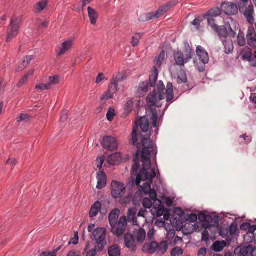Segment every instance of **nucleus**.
I'll return each instance as SVG.
<instances>
[{
    "label": "nucleus",
    "mask_w": 256,
    "mask_h": 256,
    "mask_svg": "<svg viewBox=\"0 0 256 256\" xmlns=\"http://www.w3.org/2000/svg\"><path fill=\"white\" fill-rule=\"evenodd\" d=\"M149 136H148L147 138ZM142 142L144 146L142 151V168L136 176V184L140 186V190L146 194H149L150 198L155 200L154 202L160 204L162 202L157 198L156 191L152 190L150 186L152 180L156 176L155 169L151 168L150 152L153 150L154 146L148 138L143 139Z\"/></svg>",
    "instance_id": "nucleus-1"
},
{
    "label": "nucleus",
    "mask_w": 256,
    "mask_h": 256,
    "mask_svg": "<svg viewBox=\"0 0 256 256\" xmlns=\"http://www.w3.org/2000/svg\"><path fill=\"white\" fill-rule=\"evenodd\" d=\"M158 92L154 90L152 92L150 93L146 98V101L150 106V112L152 114L151 120H152V126L156 128L157 126V121L158 114L156 108H160L162 104L158 102V100H161L166 98L168 102H172L174 98L173 86L172 82L167 84L166 88L162 81H160L157 84Z\"/></svg>",
    "instance_id": "nucleus-2"
},
{
    "label": "nucleus",
    "mask_w": 256,
    "mask_h": 256,
    "mask_svg": "<svg viewBox=\"0 0 256 256\" xmlns=\"http://www.w3.org/2000/svg\"><path fill=\"white\" fill-rule=\"evenodd\" d=\"M106 230L104 228H98L94 230L92 233V240L94 242V247L98 252H102L106 245Z\"/></svg>",
    "instance_id": "nucleus-3"
},
{
    "label": "nucleus",
    "mask_w": 256,
    "mask_h": 256,
    "mask_svg": "<svg viewBox=\"0 0 256 256\" xmlns=\"http://www.w3.org/2000/svg\"><path fill=\"white\" fill-rule=\"evenodd\" d=\"M21 19L20 18L13 17L11 18L10 24L7 30L6 42H10L18 34L20 26Z\"/></svg>",
    "instance_id": "nucleus-4"
},
{
    "label": "nucleus",
    "mask_w": 256,
    "mask_h": 256,
    "mask_svg": "<svg viewBox=\"0 0 256 256\" xmlns=\"http://www.w3.org/2000/svg\"><path fill=\"white\" fill-rule=\"evenodd\" d=\"M199 220L203 222V226L206 228H210L211 227L219 226V223L220 218L218 215L213 216L200 214L198 216Z\"/></svg>",
    "instance_id": "nucleus-5"
},
{
    "label": "nucleus",
    "mask_w": 256,
    "mask_h": 256,
    "mask_svg": "<svg viewBox=\"0 0 256 256\" xmlns=\"http://www.w3.org/2000/svg\"><path fill=\"white\" fill-rule=\"evenodd\" d=\"M139 123H140V129L142 130V132H144H144H147L146 134L145 135H142L141 142H142V146L143 147V148H144V146H143L142 140L143 139L147 138L148 136H150L149 138H148L150 140V141L152 143V144L153 145V146H154L153 147L154 148H153V150L150 152V154L152 153L156 155V152H155L154 145L152 143V142L151 141V140H150V137L151 136V134H150V132H148V129H149L148 120L146 117H142V118H140Z\"/></svg>",
    "instance_id": "nucleus-6"
},
{
    "label": "nucleus",
    "mask_w": 256,
    "mask_h": 256,
    "mask_svg": "<svg viewBox=\"0 0 256 256\" xmlns=\"http://www.w3.org/2000/svg\"><path fill=\"white\" fill-rule=\"evenodd\" d=\"M126 193L124 184L121 182L112 180L111 183V194L113 198H122Z\"/></svg>",
    "instance_id": "nucleus-7"
},
{
    "label": "nucleus",
    "mask_w": 256,
    "mask_h": 256,
    "mask_svg": "<svg viewBox=\"0 0 256 256\" xmlns=\"http://www.w3.org/2000/svg\"><path fill=\"white\" fill-rule=\"evenodd\" d=\"M126 225V218L124 216H122L116 222V225L111 226V232L118 236H120L124 234Z\"/></svg>",
    "instance_id": "nucleus-8"
},
{
    "label": "nucleus",
    "mask_w": 256,
    "mask_h": 256,
    "mask_svg": "<svg viewBox=\"0 0 256 256\" xmlns=\"http://www.w3.org/2000/svg\"><path fill=\"white\" fill-rule=\"evenodd\" d=\"M196 54L199 57L200 61L202 62V66L198 67L200 72H203L205 70V64L209 62V56L207 52L201 46L196 48Z\"/></svg>",
    "instance_id": "nucleus-9"
},
{
    "label": "nucleus",
    "mask_w": 256,
    "mask_h": 256,
    "mask_svg": "<svg viewBox=\"0 0 256 256\" xmlns=\"http://www.w3.org/2000/svg\"><path fill=\"white\" fill-rule=\"evenodd\" d=\"M176 210H182V209H151V212L158 218L163 216L162 221L163 222L164 220H168L172 214L176 212Z\"/></svg>",
    "instance_id": "nucleus-10"
},
{
    "label": "nucleus",
    "mask_w": 256,
    "mask_h": 256,
    "mask_svg": "<svg viewBox=\"0 0 256 256\" xmlns=\"http://www.w3.org/2000/svg\"><path fill=\"white\" fill-rule=\"evenodd\" d=\"M174 56L176 64L180 66H184V64L187 63L192 58L191 53L188 52L184 55L180 51L174 52Z\"/></svg>",
    "instance_id": "nucleus-11"
},
{
    "label": "nucleus",
    "mask_w": 256,
    "mask_h": 256,
    "mask_svg": "<svg viewBox=\"0 0 256 256\" xmlns=\"http://www.w3.org/2000/svg\"><path fill=\"white\" fill-rule=\"evenodd\" d=\"M228 31L232 33L233 36L235 34V32L232 30L230 25L228 24L218 26V30H215L221 40L229 38L228 36Z\"/></svg>",
    "instance_id": "nucleus-12"
},
{
    "label": "nucleus",
    "mask_w": 256,
    "mask_h": 256,
    "mask_svg": "<svg viewBox=\"0 0 256 256\" xmlns=\"http://www.w3.org/2000/svg\"><path fill=\"white\" fill-rule=\"evenodd\" d=\"M222 10L226 15L230 16L237 13L238 8L237 5L234 2H225L221 4Z\"/></svg>",
    "instance_id": "nucleus-13"
},
{
    "label": "nucleus",
    "mask_w": 256,
    "mask_h": 256,
    "mask_svg": "<svg viewBox=\"0 0 256 256\" xmlns=\"http://www.w3.org/2000/svg\"><path fill=\"white\" fill-rule=\"evenodd\" d=\"M102 144L104 148L108 150H114L118 148L116 140L114 137L110 136H104Z\"/></svg>",
    "instance_id": "nucleus-14"
},
{
    "label": "nucleus",
    "mask_w": 256,
    "mask_h": 256,
    "mask_svg": "<svg viewBox=\"0 0 256 256\" xmlns=\"http://www.w3.org/2000/svg\"><path fill=\"white\" fill-rule=\"evenodd\" d=\"M176 4V2L173 1L166 3L160 6L156 12V18L164 15L172 8Z\"/></svg>",
    "instance_id": "nucleus-15"
},
{
    "label": "nucleus",
    "mask_w": 256,
    "mask_h": 256,
    "mask_svg": "<svg viewBox=\"0 0 256 256\" xmlns=\"http://www.w3.org/2000/svg\"><path fill=\"white\" fill-rule=\"evenodd\" d=\"M248 44L252 48H256V32L254 28H249L246 34Z\"/></svg>",
    "instance_id": "nucleus-16"
},
{
    "label": "nucleus",
    "mask_w": 256,
    "mask_h": 256,
    "mask_svg": "<svg viewBox=\"0 0 256 256\" xmlns=\"http://www.w3.org/2000/svg\"><path fill=\"white\" fill-rule=\"evenodd\" d=\"M72 45L73 41L72 40H68L64 42L58 50H56L57 56H60L64 54L72 48Z\"/></svg>",
    "instance_id": "nucleus-17"
},
{
    "label": "nucleus",
    "mask_w": 256,
    "mask_h": 256,
    "mask_svg": "<svg viewBox=\"0 0 256 256\" xmlns=\"http://www.w3.org/2000/svg\"><path fill=\"white\" fill-rule=\"evenodd\" d=\"M243 10L240 11L242 13L246 18L249 23L252 24L254 22V6L252 5L249 6L247 8H245V6H243Z\"/></svg>",
    "instance_id": "nucleus-18"
},
{
    "label": "nucleus",
    "mask_w": 256,
    "mask_h": 256,
    "mask_svg": "<svg viewBox=\"0 0 256 256\" xmlns=\"http://www.w3.org/2000/svg\"><path fill=\"white\" fill-rule=\"evenodd\" d=\"M154 200L150 197L144 198L142 202L144 208H165L162 203L159 204L154 202Z\"/></svg>",
    "instance_id": "nucleus-19"
},
{
    "label": "nucleus",
    "mask_w": 256,
    "mask_h": 256,
    "mask_svg": "<svg viewBox=\"0 0 256 256\" xmlns=\"http://www.w3.org/2000/svg\"><path fill=\"white\" fill-rule=\"evenodd\" d=\"M158 243L156 242L146 243L142 247V251L150 254H154L157 251Z\"/></svg>",
    "instance_id": "nucleus-20"
},
{
    "label": "nucleus",
    "mask_w": 256,
    "mask_h": 256,
    "mask_svg": "<svg viewBox=\"0 0 256 256\" xmlns=\"http://www.w3.org/2000/svg\"><path fill=\"white\" fill-rule=\"evenodd\" d=\"M96 178L98 180L96 188L98 189L104 188L106 183V176L105 173L102 171L98 172L96 173Z\"/></svg>",
    "instance_id": "nucleus-21"
},
{
    "label": "nucleus",
    "mask_w": 256,
    "mask_h": 256,
    "mask_svg": "<svg viewBox=\"0 0 256 256\" xmlns=\"http://www.w3.org/2000/svg\"><path fill=\"white\" fill-rule=\"evenodd\" d=\"M124 242L126 246L128 248L132 249L133 252L136 250V246L135 244V240L133 236L130 234H126L124 235Z\"/></svg>",
    "instance_id": "nucleus-22"
},
{
    "label": "nucleus",
    "mask_w": 256,
    "mask_h": 256,
    "mask_svg": "<svg viewBox=\"0 0 256 256\" xmlns=\"http://www.w3.org/2000/svg\"><path fill=\"white\" fill-rule=\"evenodd\" d=\"M251 245L246 246L238 247L234 250V254L238 256H250Z\"/></svg>",
    "instance_id": "nucleus-23"
},
{
    "label": "nucleus",
    "mask_w": 256,
    "mask_h": 256,
    "mask_svg": "<svg viewBox=\"0 0 256 256\" xmlns=\"http://www.w3.org/2000/svg\"><path fill=\"white\" fill-rule=\"evenodd\" d=\"M119 209H114L109 214L108 220L110 226L116 225L120 214Z\"/></svg>",
    "instance_id": "nucleus-24"
},
{
    "label": "nucleus",
    "mask_w": 256,
    "mask_h": 256,
    "mask_svg": "<svg viewBox=\"0 0 256 256\" xmlns=\"http://www.w3.org/2000/svg\"><path fill=\"white\" fill-rule=\"evenodd\" d=\"M222 42L224 46L225 53L227 54L232 53L234 50V46L232 39L229 38L222 40Z\"/></svg>",
    "instance_id": "nucleus-25"
},
{
    "label": "nucleus",
    "mask_w": 256,
    "mask_h": 256,
    "mask_svg": "<svg viewBox=\"0 0 256 256\" xmlns=\"http://www.w3.org/2000/svg\"><path fill=\"white\" fill-rule=\"evenodd\" d=\"M149 82H144L139 84V86L137 90L138 94L139 96H144L148 90Z\"/></svg>",
    "instance_id": "nucleus-26"
},
{
    "label": "nucleus",
    "mask_w": 256,
    "mask_h": 256,
    "mask_svg": "<svg viewBox=\"0 0 256 256\" xmlns=\"http://www.w3.org/2000/svg\"><path fill=\"white\" fill-rule=\"evenodd\" d=\"M143 150V148L142 150H140V148H138V150L136 152V156H138L140 154H141V158L142 160V162L143 161V159L142 158V151ZM134 164L132 166V172L134 174V172H137L138 169L140 168V160H138V157L136 158H135L134 159Z\"/></svg>",
    "instance_id": "nucleus-27"
},
{
    "label": "nucleus",
    "mask_w": 256,
    "mask_h": 256,
    "mask_svg": "<svg viewBox=\"0 0 256 256\" xmlns=\"http://www.w3.org/2000/svg\"><path fill=\"white\" fill-rule=\"evenodd\" d=\"M88 10L90 23L94 25L96 22V20L98 17V12L90 7L88 8Z\"/></svg>",
    "instance_id": "nucleus-28"
},
{
    "label": "nucleus",
    "mask_w": 256,
    "mask_h": 256,
    "mask_svg": "<svg viewBox=\"0 0 256 256\" xmlns=\"http://www.w3.org/2000/svg\"><path fill=\"white\" fill-rule=\"evenodd\" d=\"M48 5V2L43 0L36 3L34 7V12H40L44 10Z\"/></svg>",
    "instance_id": "nucleus-29"
},
{
    "label": "nucleus",
    "mask_w": 256,
    "mask_h": 256,
    "mask_svg": "<svg viewBox=\"0 0 256 256\" xmlns=\"http://www.w3.org/2000/svg\"><path fill=\"white\" fill-rule=\"evenodd\" d=\"M109 256H120V250L117 245L110 246L108 250Z\"/></svg>",
    "instance_id": "nucleus-30"
},
{
    "label": "nucleus",
    "mask_w": 256,
    "mask_h": 256,
    "mask_svg": "<svg viewBox=\"0 0 256 256\" xmlns=\"http://www.w3.org/2000/svg\"><path fill=\"white\" fill-rule=\"evenodd\" d=\"M138 130L137 124L133 127L132 132V138L130 142L133 145H136L138 142Z\"/></svg>",
    "instance_id": "nucleus-31"
},
{
    "label": "nucleus",
    "mask_w": 256,
    "mask_h": 256,
    "mask_svg": "<svg viewBox=\"0 0 256 256\" xmlns=\"http://www.w3.org/2000/svg\"><path fill=\"white\" fill-rule=\"evenodd\" d=\"M242 58L244 60H248L252 56V50L248 47H245L241 50Z\"/></svg>",
    "instance_id": "nucleus-32"
},
{
    "label": "nucleus",
    "mask_w": 256,
    "mask_h": 256,
    "mask_svg": "<svg viewBox=\"0 0 256 256\" xmlns=\"http://www.w3.org/2000/svg\"><path fill=\"white\" fill-rule=\"evenodd\" d=\"M222 9L220 10L218 8H214L210 10L205 16L216 18L220 16L222 14Z\"/></svg>",
    "instance_id": "nucleus-33"
},
{
    "label": "nucleus",
    "mask_w": 256,
    "mask_h": 256,
    "mask_svg": "<svg viewBox=\"0 0 256 256\" xmlns=\"http://www.w3.org/2000/svg\"><path fill=\"white\" fill-rule=\"evenodd\" d=\"M127 78V76L124 73H118L114 75L112 80L114 84H116L120 82L123 81Z\"/></svg>",
    "instance_id": "nucleus-34"
},
{
    "label": "nucleus",
    "mask_w": 256,
    "mask_h": 256,
    "mask_svg": "<svg viewBox=\"0 0 256 256\" xmlns=\"http://www.w3.org/2000/svg\"><path fill=\"white\" fill-rule=\"evenodd\" d=\"M226 243L224 241L220 242L217 241L214 242L212 246V248L216 252H221L224 248L226 246Z\"/></svg>",
    "instance_id": "nucleus-35"
},
{
    "label": "nucleus",
    "mask_w": 256,
    "mask_h": 256,
    "mask_svg": "<svg viewBox=\"0 0 256 256\" xmlns=\"http://www.w3.org/2000/svg\"><path fill=\"white\" fill-rule=\"evenodd\" d=\"M154 18H156V12H151L146 14L144 15L140 16L139 18V20L140 22H146L152 20Z\"/></svg>",
    "instance_id": "nucleus-36"
},
{
    "label": "nucleus",
    "mask_w": 256,
    "mask_h": 256,
    "mask_svg": "<svg viewBox=\"0 0 256 256\" xmlns=\"http://www.w3.org/2000/svg\"><path fill=\"white\" fill-rule=\"evenodd\" d=\"M120 154L116 153L112 154L108 157V161L111 165L116 164V162H118L120 160Z\"/></svg>",
    "instance_id": "nucleus-37"
},
{
    "label": "nucleus",
    "mask_w": 256,
    "mask_h": 256,
    "mask_svg": "<svg viewBox=\"0 0 256 256\" xmlns=\"http://www.w3.org/2000/svg\"><path fill=\"white\" fill-rule=\"evenodd\" d=\"M168 245L166 241H162L160 244H158L157 252L160 254H164L168 250Z\"/></svg>",
    "instance_id": "nucleus-38"
},
{
    "label": "nucleus",
    "mask_w": 256,
    "mask_h": 256,
    "mask_svg": "<svg viewBox=\"0 0 256 256\" xmlns=\"http://www.w3.org/2000/svg\"><path fill=\"white\" fill-rule=\"evenodd\" d=\"M142 35V33H136L132 37L130 43L132 46H136L138 44Z\"/></svg>",
    "instance_id": "nucleus-39"
},
{
    "label": "nucleus",
    "mask_w": 256,
    "mask_h": 256,
    "mask_svg": "<svg viewBox=\"0 0 256 256\" xmlns=\"http://www.w3.org/2000/svg\"><path fill=\"white\" fill-rule=\"evenodd\" d=\"M204 18L207 20L208 26H210L214 31L218 30V26L216 24V20L214 18L204 16Z\"/></svg>",
    "instance_id": "nucleus-40"
},
{
    "label": "nucleus",
    "mask_w": 256,
    "mask_h": 256,
    "mask_svg": "<svg viewBox=\"0 0 256 256\" xmlns=\"http://www.w3.org/2000/svg\"><path fill=\"white\" fill-rule=\"evenodd\" d=\"M64 244H60L52 252H43L40 256H56L57 252L61 249Z\"/></svg>",
    "instance_id": "nucleus-41"
},
{
    "label": "nucleus",
    "mask_w": 256,
    "mask_h": 256,
    "mask_svg": "<svg viewBox=\"0 0 256 256\" xmlns=\"http://www.w3.org/2000/svg\"><path fill=\"white\" fill-rule=\"evenodd\" d=\"M136 209H128V220L129 222H132L134 224L136 222V221L135 220L136 218Z\"/></svg>",
    "instance_id": "nucleus-42"
},
{
    "label": "nucleus",
    "mask_w": 256,
    "mask_h": 256,
    "mask_svg": "<svg viewBox=\"0 0 256 256\" xmlns=\"http://www.w3.org/2000/svg\"><path fill=\"white\" fill-rule=\"evenodd\" d=\"M146 236V232L143 229H140L136 235V238L138 242H142L145 240Z\"/></svg>",
    "instance_id": "nucleus-43"
},
{
    "label": "nucleus",
    "mask_w": 256,
    "mask_h": 256,
    "mask_svg": "<svg viewBox=\"0 0 256 256\" xmlns=\"http://www.w3.org/2000/svg\"><path fill=\"white\" fill-rule=\"evenodd\" d=\"M165 58V52L164 50H162L161 52L160 53L159 56L156 58L155 62L156 64L158 66L160 67L161 64H162V62L163 60H164Z\"/></svg>",
    "instance_id": "nucleus-44"
},
{
    "label": "nucleus",
    "mask_w": 256,
    "mask_h": 256,
    "mask_svg": "<svg viewBox=\"0 0 256 256\" xmlns=\"http://www.w3.org/2000/svg\"><path fill=\"white\" fill-rule=\"evenodd\" d=\"M187 82V77L183 71H180L178 73V82L180 83H186Z\"/></svg>",
    "instance_id": "nucleus-45"
},
{
    "label": "nucleus",
    "mask_w": 256,
    "mask_h": 256,
    "mask_svg": "<svg viewBox=\"0 0 256 256\" xmlns=\"http://www.w3.org/2000/svg\"><path fill=\"white\" fill-rule=\"evenodd\" d=\"M34 59L33 56H28V60L26 64H24L22 62L19 64L18 70L19 71H21L24 69L30 63V62Z\"/></svg>",
    "instance_id": "nucleus-46"
},
{
    "label": "nucleus",
    "mask_w": 256,
    "mask_h": 256,
    "mask_svg": "<svg viewBox=\"0 0 256 256\" xmlns=\"http://www.w3.org/2000/svg\"><path fill=\"white\" fill-rule=\"evenodd\" d=\"M34 59L33 56H28V60L26 64H24L22 62L19 64L18 70L19 71H21L24 69L30 63V62Z\"/></svg>",
    "instance_id": "nucleus-47"
},
{
    "label": "nucleus",
    "mask_w": 256,
    "mask_h": 256,
    "mask_svg": "<svg viewBox=\"0 0 256 256\" xmlns=\"http://www.w3.org/2000/svg\"><path fill=\"white\" fill-rule=\"evenodd\" d=\"M237 43L240 46H244L246 44V40L244 34H239L237 36Z\"/></svg>",
    "instance_id": "nucleus-48"
},
{
    "label": "nucleus",
    "mask_w": 256,
    "mask_h": 256,
    "mask_svg": "<svg viewBox=\"0 0 256 256\" xmlns=\"http://www.w3.org/2000/svg\"><path fill=\"white\" fill-rule=\"evenodd\" d=\"M34 72L33 70L30 71L28 74H25L22 78V79L20 80V82L18 83L17 86L18 88L22 86L24 84L28 81V74L32 75Z\"/></svg>",
    "instance_id": "nucleus-49"
},
{
    "label": "nucleus",
    "mask_w": 256,
    "mask_h": 256,
    "mask_svg": "<svg viewBox=\"0 0 256 256\" xmlns=\"http://www.w3.org/2000/svg\"><path fill=\"white\" fill-rule=\"evenodd\" d=\"M183 252L182 249L178 247H176L172 250L171 256H182Z\"/></svg>",
    "instance_id": "nucleus-50"
},
{
    "label": "nucleus",
    "mask_w": 256,
    "mask_h": 256,
    "mask_svg": "<svg viewBox=\"0 0 256 256\" xmlns=\"http://www.w3.org/2000/svg\"><path fill=\"white\" fill-rule=\"evenodd\" d=\"M158 73L156 70L155 73L150 76V84L151 87H154L156 85V82L158 78Z\"/></svg>",
    "instance_id": "nucleus-51"
},
{
    "label": "nucleus",
    "mask_w": 256,
    "mask_h": 256,
    "mask_svg": "<svg viewBox=\"0 0 256 256\" xmlns=\"http://www.w3.org/2000/svg\"><path fill=\"white\" fill-rule=\"evenodd\" d=\"M59 82V78L58 76L50 77V82L48 83L49 84V88H50L52 85H54Z\"/></svg>",
    "instance_id": "nucleus-52"
},
{
    "label": "nucleus",
    "mask_w": 256,
    "mask_h": 256,
    "mask_svg": "<svg viewBox=\"0 0 256 256\" xmlns=\"http://www.w3.org/2000/svg\"><path fill=\"white\" fill-rule=\"evenodd\" d=\"M30 116L28 114H21L20 116L17 118V121L18 122H27L30 120Z\"/></svg>",
    "instance_id": "nucleus-53"
},
{
    "label": "nucleus",
    "mask_w": 256,
    "mask_h": 256,
    "mask_svg": "<svg viewBox=\"0 0 256 256\" xmlns=\"http://www.w3.org/2000/svg\"><path fill=\"white\" fill-rule=\"evenodd\" d=\"M134 106V102L132 100H129L125 105V110L127 112H132Z\"/></svg>",
    "instance_id": "nucleus-54"
},
{
    "label": "nucleus",
    "mask_w": 256,
    "mask_h": 256,
    "mask_svg": "<svg viewBox=\"0 0 256 256\" xmlns=\"http://www.w3.org/2000/svg\"><path fill=\"white\" fill-rule=\"evenodd\" d=\"M237 224L234 222H233L230 227V229L228 230V232H230V234L231 236H233L235 234L236 230H237Z\"/></svg>",
    "instance_id": "nucleus-55"
},
{
    "label": "nucleus",
    "mask_w": 256,
    "mask_h": 256,
    "mask_svg": "<svg viewBox=\"0 0 256 256\" xmlns=\"http://www.w3.org/2000/svg\"><path fill=\"white\" fill-rule=\"evenodd\" d=\"M238 3L240 11L243 10V6H246L249 0H238Z\"/></svg>",
    "instance_id": "nucleus-56"
},
{
    "label": "nucleus",
    "mask_w": 256,
    "mask_h": 256,
    "mask_svg": "<svg viewBox=\"0 0 256 256\" xmlns=\"http://www.w3.org/2000/svg\"><path fill=\"white\" fill-rule=\"evenodd\" d=\"M218 230L220 231V235L222 238H225L227 236L228 234V228H224L222 227H218Z\"/></svg>",
    "instance_id": "nucleus-57"
},
{
    "label": "nucleus",
    "mask_w": 256,
    "mask_h": 256,
    "mask_svg": "<svg viewBox=\"0 0 256 256\" xmlns=\"http://www.w3.org/2000/svg\"><path fill=\"white\" fill-rule=\"evenodd\" d=\"M161 202L162 204L163 202L168 206H171L172 204V200L169 197L162 198V202Z\"/></svg>",
    "instance_id": "nucleus-58"
},
{
    "label": "nucleus",
    "mask_w": 256,
    "mask_h": 256,
    "mask_svg": "<svg viewBox=\"0 0 256 256\" xmlns=\"http://www.w3.org/2000/svg\"><path fill=\"white\" fill-rule=\"evenodd\" d=\"M118 84H114L113 82L112 81L110 84L109 86L108 91L112 93H115L117 91Z\"/></svg>",
    "instance_id": "nucleus-59"
},
{
    "label": "nucleus",
    "mask_w": 256,
    "mask_h": 256,
    "mask_svg": "<svg viewBox=\"0 0 256 256\" xmlns=\"http://www.w3.org/2000/svg\"><path fill=\"white\" fill-rule=\"evenodd\" d=\"M209 238V234L207 229H206L202 232V240L204 242H207Z\"/></svg>",
    "instance_id": "nucleus-60"
},
{
    "label": "nucleus",
    "mask_w": 256,
    "mask_h": 256,
    "mask_svg": "<svg viewBox=\"0 0 256 256\" xmlns=\"http://www.w3.org/2000/svg\"><path fill=\"white\" fill-rule=\"evenodd\" d=\"M36 88L38 90H48L49 88V84H39L36 86Z\"/></svg>",
    "instance_id": "nucleus-61"
},
{
    "label": "nucleus",
    "mask_w": 256,
    "mask_h": 256,
    "mask_svg": "<svg viewBox=\"0 0 256 256\" xmlns=\"http://www.w3.org/2000/svg\"><path fill=\"white\" fill-rule=\"evenodd\" d=\"M104 162V160L102 158H97L96 162V168L100 170L102 168Z\"/></svg>",
    "instance_id": "nucleus-62"
},
{
    "label": "nucleus",
    "mask_w": 256,
    "mask_h": 256,
    "mask_svg": "<svg viewBox=\"0 0 256 256\" xmlns=\"http://www.w3.org/2000/svg\"><path fill=\"white\" fill-rule=\"evenodd\" d=\"M98 252V248H94L89 250L87 252L86 256H96Z\"/></svg>",
    "instance_id": "nucleus-63"
},
{
    "label": "nucleus",
    "mask_w": 256,
    "mask_h": 256,
    "mask_svg": "<svg viewBox=\"0 0 256 256\" xmlns=\"http://www.w3.org/2000/svg\"><path fill=\"white\" fill-rule=\"evenodd\" d=\"M66 256H80V252L78 250L70 252Z\"/></svg>",
    "instance_id": "nucleus-64"
}]
</instances>
